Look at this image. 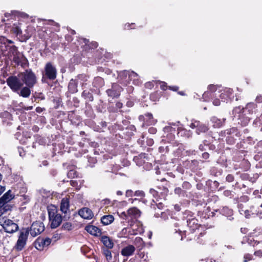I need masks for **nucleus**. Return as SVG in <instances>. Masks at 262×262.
I'll return each instance as SVG.
<instances>
[{
    "label": "nucleus",
    "instance_id": "412c9836",
    "mask_svg": "<svg viewBox=\"0 0 262 262\" xmlns=\"http://www.w3.org/2000/svg\"><path fill=\"white\" fill-rule=\"evenodd\" d=\"M14 196L15 195L14 193H12V191L9 190L1 197V199L8 204V203L14 198Z\"/></svg>",
    "mask_w": 262,
    "mask_h": 262
},
{
    "label": "nucleus",
    "instance_id": "7c9ffc66",
    "mask_svg": "<svg viewBox=\"0 0 262 262\" xmlns=\"http://www.w3.org/2000/svg\"><path fill=\"white\" fill-rule=\"evenodd\" d=\"M129 80H133V83L134 84L138 85L140 83V81L139 80V76L138 75L137 77H133V78H132V79H129Z\"/></svg>",
    "mask_w": 262,
    "mask_h": 262
},
{
    "label": "nucleus",
    "instance_id": "58836bf2",
    "mask_svg": "<svg viewBox=\"0 0 262 262\" xmlns=\"http://www.w3.org/2000/svg\"><path fill=\"white\" fill-rule=\"evenodd\" d=\"M226 180L229 182H231L234 180V177L231 174H228L226 177Z\"/></svg>",
    "mask_w": 262,
    "mask_h": 262
},
{
    "label": "nucleus",
    "instance_id": "f704fd0d",
    "mask_svg": "<svg viewBox=\"0 0 262 262\" xmlns=\"http://www.w3.org/2000/svg\"><path fill=\"white\" fill-rule=\"evenodd\" d=\"M254 254L255 256H257L258 257H262V250H256Z\"/></svg>",
    "mask_w": 262,
    "mask_h": 262
},
{
    "label": "nucleus",
    "instance_id": "8fccbe9b",
    "mask_svg": "<svg viewBox=\"0 0 262 262\" xmlns=\"http://www.w3.org/2000/svg\"><path fill=\"white\" fill-rule=\"evenodd\" d=\"M102 79L100 77H97L95 79L94 83H95L96 81H99L100 82H102Z\"/></svg>",
    "mask_w": 262,
    "mask_h": 262
},
{
    "label": "nucleus",
    "instance_id": "4be33fe9",
    "mask_svg": "<svg viewBox=\"0 0 262 262\" xmlns=\"http://www.w3.org/2000/svg\"><path fill=\"white\" fill-rule=\"evenodd\" d=\"M114 220L112 215H106L103 216L101 219V223L104 225H108L111 224Z\"/></svg>",
    "mask_w": 262,
    "mask_h": 262
},
{
    "label": "nucleus",
    "instance_id": "c85d7f7f",
    "mask_svg": "<svg viewBox=\"0 0 262 262\" xmlns=\"http://www.w3.org/2000/svg\"><path fill=\"white\" fill-rule=\"evenodd\" d=\"M119 216L123 220H129L127 214V212H122L119 214Z\"/></svg>",
    "mask_w": 262,
    "mask_h": 262
},
{
    "label": "nucleus",
    "instance_id": "bb28decb",
    "mask_svg": "<svg viewBox=\"0 0 262 262\" xmlns=\"http://www.w3.org/2000/svg\"><path fill=\"white\" fill-rule=\"evenodd\" d=\"M207 129V127L206 125L202 124L200 122V125L196 129V133L198 134H199L201 132H205Z\"/></svg>",
    "mask_w": 262,
    "mask_h": 262
},
{
    "label": "nucleus",
    "instance_id": "aec40b11",
    "mask_svg": "<svg viewBox=\"0 0 262 262\" xmlns=\"http://www.w3.org/2000/svg\"><path fill=\"white\" fill-rule=\"evenodd\" d=\"M11 27V31L16 35H20L22 33L21 29V24L19 22H16Z\"/></svg>",
    "mask_w": 262,
    "mask_h": 262
},
{
    "label": "nucleus",
    "instance_id": "2f4dec72",
    "mask_svg": "<svg viewBox=\"0 0 262 262\" xmlns=\"http://www.w3.org/2000/svg\"><path fill=\"white\" fill-rule=\"evenodd\" d=\"M62 227L64 229L70 230L71 229L72 225L70 223H66L63 224V225H62Z\"/></svg>",
    "mask_w": 262,
    "mask_h": 262
},
{
    "label": "nucleus",
    "instance_id": "f8f14e48",
    "mask_svg": "<svg viewBox=\"0 0 262 262\" xmlns=\"http://www.w3.org/2000/svg\"><path fill=\"white\" fill-rule=\"evenodd\" d=\"M122 88L117 84L114 83L112 85L111 89L107 90L106 93L107 95L113 98L118 97L120 95V93Z\"/></svg>",
    "mask_w": 262,
    "mask_h": 262
},
{
    "label": "nucleus",
    "instance_id": "052dcab7",
    "mask_svg": "<svg viewBox=\"0 0 262 262\" xmlns=\"http://www.w3.org/2000/svg\"><path fill=\"white\" fill-rule=\"evenodd\" d=\"M139 256H140V257L143 258L144 256V254L143 253H140L139 254Z\"/></svg>",
    "mask_w": 262,
    "mask_h": 262
},
{
    "label": "nucleus",
    "instance_id": "bf43d9fd",
    "mask_svg": "<svg viewBox=\"0 0 262 262\" xmlns=\"http://www.w3.org/2000/svg\"><path fill=\"white\" fill-rule=\"evenodd\" d=\"M117 194L118 195H121L122 194V191L118 190L117 191Z\"/></svg>",
    "mask_w": 262,
    "mask_h": 262
},
{
    "label": "nucleus",
    "instance_id": "c9c22d12",
    "mask_svg": "<svg viewBox=\"0 0 262 262\" xmlns=\"http://www.w3.org/2000/svg\"><path fill=\"white\" fill-rule=\"evenodd\" d=\"M160 85L161 89L163 90H165L167 88V84L165 82H160Z\"/></svg>",
    "mask_w": 262,
    "mask_h": 262
},
{
    "label": "nucleus",
    "instance_id": "de8ad7c7",
    "mask_svg": "<svg viewBox=\"0 0 262 262\" xmlns=\"http://www.w3.org/2000/svg\"><path fill=\"white\" fill-rule=\"evenodd\" d=\"M227 211L228 212V214L230 215V214H232V210L229 209L228 208H224V211Z\"/></svg>",
    "mask_w": 262,
    "mask_h": 262
},
{
    "label": "nucleus",
    "instance_id": "e2e57ef3",
    "mask_svg": "<svg viewBox=\"0 0 262 262\" xmlns=\"http://www.w3.org/2000/svg\"><path fill=\"white\" fill-rule=\"evenodd\" d=\"M246 230H247V229H245V228H242V229H241V231H242V232H243V233H245L246 232Z\"/></svg>",
    "mask_w": 262,
    "mask_h": 262
},
{
    "label": "nucleus",
    "instance_id": "423d86ee",
    "mask_svg": "<svg viewBox=\"0 0 262 262\" xmlns=\"http://www.w3.org/2000/svg\"><path fill=\"white\" fill-rule=\"evenodd\" d=\"M0 225L6 232L9 233H14L18 230V225L10 219H0Z\"/></svg>",
    "mask_w": 262,
    "mask_h": 262
},
{
    "label": "nucleus",
    "instance_id": "e433bc0d",
    "mask_svg": "<svg viewBox=\"0 0 262 262\" xmlns=\"http://www.w3.org/2000/svg\"><path fill=\"white\" fill-rule=\"evenodd\" d=\"M146 116L149 119H150L151 120L150 121V124H154L155 123L156 121L155 120H153V117H152V115L151 114H149V113H148L147 115H146Z\"/></svg>",
    "mask_w": 262,
    "mask_h": 262
},
{
    "label": "nucleus",
    "instance_id": "4c0bfd02",
    "mask_svg": "<svg viewBox=\"0 0 262 262\" xmlns=\"http://www.w3.org/2000/svg\"><path fill=\"white\" fill-rule=\"evenodd\" d=\"M134 195V192L132 190H127L126 191V196L127 197H130Z\"/></svg>",
    "mask_w": 262,
    "mask_h": 262
},
{
    "label": "nucleus",
    "instance_id": "f3484780",
    "mask_svg": "<svg viewBox=\"0 0 262 262\" xmlns=\"http://www.w3.org/2000/svg\"><path fill=\"white\" fill-rule=\"evenodd\" d=\"M127 214L129 219L132 220L139 217L140 216L141 212L136 207H133L127 210Z\"/></svg>",
    "mask_w": 262,
    "mask_h": 262
},
{
    "label": "nucleus",
    "instance_id": "13d9d810",
    "mask_svg": "<svg viewBox=\"0 0 262 262\" xmlns=\"http://www.w3.org/2000/svg\"><path fill=\"white\" fill-rule=\"evenodd\" d=\"M171 128L169 127V126H166L164 128V130L165 132L166 131H168L169 130H170Z\"/></svg>",
    "mask_w": 262,
    "mask_h": 262
},
{
    "label": "nucleus",
    "instance_id": "0e129e2a",
    "mask_svg": "<svg viewBox=\"0 0 262 262\" xmlns=\"http://www.w3.org/2000/svg\"><path fill=\"white\" fill-rule=\"evenodd\" d=\"M26 110H31L32 109V106H28L25 108Z\"/></svg>",
    "mask_w": 262,
    "mask_h": 262
},
{
    "label": "nucleus",
    "instance_id": "680f3d73",
    "mask_svg": "<svg viewBox=\"0 0 262 262\" xmlns=\"http://www.w3.org/2000/svg\"><path fill=\"white\" fill-rule=\"evenodd\" d=\"M262 98L261 97H257L256 98V100L258 102H260Z\"/></svg>",
    "mask_w": 262,
    "mask_h": 262
},
{
    "label": "nucleus",
    "instance_id": "473e14b6",
    "mask_svg": "<svg viewBox=\"0 0 262 262\" xmlns=\"http://www.w3.org/2000/svg\"><path fill=\"white\" fill-rule=\"evenodd\" d=\"M13 61L15 62L16 64L19 65L20 62L19 57L15 55L13 58Z\"/></svg>",
    "mask_w": 262,
    "mask_h": 262
},
{
    "label": "nucleus",
    "instance_id": "1a4fd4ad",
    "mask_svg": "<svg viewBox=\"0 0 262 262\" xmlns=\"http://www.w3.org/2000/svg\"><path fill=\"white\" fill-rule=\"evenodd\" d=\"M44 75L49 79L52 80H54L56 78V69L51 62H48L46 64Z\"/></svg>",
    "mask_w": 262,
    "mask_h": 262
},
{
    "label": "nucleus",
    "instance_id": "ea45409f",
    "mask_svg": "<svg viewBox=\"0 0 262 262\" xmlns=\"http://www.w3.org/2000/svg\"><path fill=\"white\" fill-rule=\"evenodd\" d=\"M213 104L215 106H219L220 105V101L217 98H215L212 101Z\"/></svg>",
    "mask_w": 262,
    "mask_h": 262
},
{
    "label": "nucleus",
    "instance_id": "dca6fc26",
    "mask_svg": "<svg viewBox=\"0 0 262 262\" xmlns=\"http://www.w3.org/2000/svg\"><path fill=\"white\" fill-rule=\"evenodd\" d=\"M69 199L68 198H64L61 200L60 203V211L63 213H67L69 211Z\"/></svg>",
    "mask_w": 262,
    "mask_h": 262
},
{
    "label": "nucleus",
    "instance_id": "49530a36",
    "mask_svg": "<svg viewBox=\"0 0 262 262\" xmlns=\"http://www.w3.org/2000/svg\"><path fill=\"white\" fill-rule=\"evenodd\" d=\"M156 129L155 128L151 127L149 129V132L150 133L154 134L156 133Z\"/></svg>",
    "mask_w": 262,
    "mask_h": 262
},
{
    "label": "nucleus",
    "instance_id": "4468645a",
    "mask_svg": "<svg viewBox=\"0 0 262 262\" xmlns=\"http://www.w3.org/2000/svg\"><path fill=\"white\" fill-rule=\"evenodd\" d=\"M79 215L84 219H91L93 216V213L88 208H83L79 211Z\"/></svg>",
    "mask_w": 262,
    "mask_h": 262
},
{
    "label": "nucleus",
    "instance_id": "72a5a7b5",
    "mask_svg": "<svg viewBox=\"0 0 262 262\" xmlns=\"http://www.w3.org/2000/svg\"><path fill=\"white\" fill-rule=\"evenodd\" d=\"M252 255L249 254H247L244 256V262H247L248 260L252 259Z\"/></svg>",
    "mask_w": 262,
    "mask_h": 262
},
{
    "label": "nucleus",
    "instance_id": "f03ea898",
    "mask_svg": "<svg viewBox=\"0 0 262 262\" xmlns=\"http://www.w3.org/2000/svg\"><path fill=\"white\" fill-rule=\"evenodd\" d=\"M255 108V104L249 103L245 108L235 107L233 110V114H234V118L240 120L238 123H241L243 125H246L249 121L250 117L246 116L245 118H243V116L253 114Z\"/></svg>",
    "mask_w": 262,
    "mask_h": 262
},
{
    "label": "nucleus",
    "instance_id": "a878e982",
    "mask_svg": "<svg viewBox=\"0 0 262 262\" xmlns=\"http://www.w3.org/2000/svg\"><path fill=\"white\" fill-rule=\"evenodd\" d=\"M103 254L105 256L107 260L110 261L112 259V253L108 249H104L103 250Z\"/></svg>",
    "mask_w": 262,
    "mask_h": 262
},
{
    "label": "nucleus",
    "instance_id": "cd10ccee",
    "mask_svg": "<svg viewBox=\"0 0 262 262\" xmlns=\"http://www.w3.org/2000/svg\"><path fill=\"white\" fill-rule=\"evenodd\" d=\"M200 125V122L196 120H192V122L190 124V127L193 129L195 128H198L199 126Z\"/></svg>",
    "mask_w": 262,
    "mask_h": 262
},
{
    "label": "nucleus",
    "instance_id": "a18cd8bd",
    "mask_svg": "<svg viewBox=\"0 0 262 262\" xmlns=\"http://www.w3.org/2000/svg\"><path fill=\"white\" fill-rule=\"evenodd\" d=\"M145 86L146 88H151L153 86V84L151 82H147L145 84Z\"/></svg>",
    "mask_w": 262,
    "mask_h": 262
},
{
    "label": "nucleus",
    "instance_id": "603ef678",
    "mask_svg": "<svg viewBox=\"0 0 262 262\" xmlns=\"http://www.w3.org/2000/svg\"><path fill=\"white\" fill-rule=\"evenodd\" d=\"M92 46L91 47L92 48H95L98 46L97 43L96 42H92Z\"/></svg>",
    "mask_w": 262,
    "mask_h": 262
},
{
    "label": "nucleus",
    "instance_id": "393cba45",
    "mask_svg": "<svg viewBox=\"0 0 262 262\" xmlns=\"http://www.w3.org/2000/svg\"><path fill=\"white\" fill-rule=\"evenodd\" d=\"M69 90L71 93H75L77 92L76 85L75 84V82L73 79L70 80L69 86H68Z\"/></svg>",
    "mask_w": 262,
    "mask_h": 262
},
{
    "label": "nucleus",
    "instance_id": "6e6d98bb",
    "mask_svg": "<svg viewBox=\"0 0 262 262\" xmlns=\"http://www.w3.org/2000/svg\"><path fill=\"white\" fill-rule=\"evenodd\" d=\"M36 111L38 113H40L42 112V108L41 107H38L36 108Z\"/></svg>",
    "mask_w": 262,
    "mask_h": 262
},
{
    "label": "nucleus",
    "instance_id": "f257e3e1",
    "mask_svg": "<svg viewBox=\"0 0 262 262\" xmlns=\"http://www.w3.org/2000/svg\"><path fill=\"white\" fill-rule=\"evenodd\" d=\"M208 90L210 92H205L203 95V98L205 101L208 100L207 98L208 96L219 97L222 102H227L233 98V90L230 88L221 89V87L210 85L208 86Z\"/></svg>",
    "mask_w": 262,
    "mask_h": 262
},
{
    "label": "nucleus",
    "instance_id": "774afa93",
    "mask_svg": "<svg viewBox=\"0 0 262 262\" xmlns=\"http://www.w3.org/2000/svg\"><path fill=\"white\" fill-rule=\"evenodd\" d=\"M19 155L21 157H23L24 155H23V152H19Z\"/></svg>",
    "mask_w": 262,
    "mask_h": 262
},
{
    "label": "nucleus",
    "instance_id": "4d7b16f0",
    "mask_svg": "<svg viewBox=\"0 0 262 262\" xmlns=\"http://www.w3.org/2000/svg\"><path fill=\"white\" fill-rule=\"evenodd\" d=\"M194 221H195L194 220H192L190 223H189L188 224V225L189 227H191V224H195Z\"/></svg>",
    "mask_w": 262,
    "mask_h": 262
},
{
    "label": "nucleus",
    "instance_id": "2eb2a0df",
    "mask_svg": "<svg viewBox=\"0 0 262 262\" xmlns=\"http://www.w3.org/2000/svg\"><path fill=\"white\" fill-rule=\"evenodd\" d=\"M86 231L92 235L98 236L101 234V230L96 226L93 225H88L85 228Z\"/></svg>",
    "mask_w": 262,
    "mask_h": 262
},
{
    "label": "nucleus",
    "instance_id": "5fc2aeb1",
    "mask_svg": "<svg viewBox=\"0 0 262 262\" xmlns=\"http://www.w3.org/2000/svg\"><path fill=\"white\" fill-rule=\"evenodd\" d=\"M203 156L204 158L207 159V158H208L209 155L208 153L205 152L203 154Z\"/></svg>",
    "mask_w": 262,
    "mask_h": 262
},
{
    "label": "nucleus",
    "instance_id": "79ce46f5",
    "mask_svg": "<svg viewBox=\"0 0 262 262\" xmlns=\"http://www.w3.org/2000/svg\"><path fill=\"white\" fill-rule=\"evenodd\" d=\"M149 191L150 193L152 194L154 197H155L157 194V191L154 189H151Z\"/></svg>",
    "mask_w": 262,
    "mask_h": 262
},
{
    "label": "nucleus",
    "instance_id": "39448f33",
    "mask_svg": "<svg viewBox=\"0 0 262 262\" xmlns=\"http://www.w3.org/2000/svg\"><path fill=\"white\" fill-rule=\"evenodd\" d=\"M19 77L23 84L25 83L29 88L33 87L36 82V76L30 70H26L20 73Z\"/></svg>",
    "mask_w": 262,
    "mask_h": 262
},
{
    "label": "nucleus",
    "instance_id": "c756f323",
    "mask_svg": "<svg viewBox=\"0 0 262 262\" xmlns=\"http://www.w3.org/2000/svg\"><path fill=\"white\" fill-rule=\"evenodd\" d=\"M134 195L142 198L144 196V193L143 191L137 190L134 192Z\"/></svg>",
    "mask_w": 262,
    "mask_h": 262
},
{
    "label": "nucleus",
    "instance_id": "338daca9",
    "mask_svg": "<svg viewBox=\"0 0 262 262\" xmlns=\"http://www.w3.org/2000/svg\"><path fill=\"white\" fill-rule=\"evenodd\" d=\"M125 28H127L128 29L129 26V24H128V25H125Z\"/></svg>",
    "mask_w": 262,
    "mask_h": 262
},
{
    "label": "nucleus",
    "instance_id": "c03bdc74",
    "mask_svg": "<svg viewBox=\"0 0 262 262\" xmlns=\"http://www.w3.org/2000/svg\"><path fill=\"white\" fill-rule=\"evenodd\" d=\"M258 245H262V242H257V241H255L254 242V244L253 245V246L254 247H256Z\"/></svg>",
    "mask_w": 262,
    "mask_h": 262
},
{
    "label": "nucleus",
    "instance_id": "9b49d317",
    "mask_svg": "<svg viewBox=\"0 0 262 262\" xmlns=\"http://www.w3.org/2000/svg\"><path fill=\"white\" fill-rule=\"evenodd\" d=\"M51 242L50 238H38L35 242V247L37 249L42 250L45 247H48Z\"/></svg>",
    "mask_w": 262,
    "mask_h": 262
},
{
    "label": "nucleus",
    "instance_id": "864d4df0",
    "mask_svg": "<svg viewBox=\"0 0 262 262\" xmlns=\"http://www.w3.org/2000/svg\"><path fill=\"white\" fill-rule=\"evenodd\" d=\"M249 211L248 210H246L245 211V217L246 218H248L249 217Z\"/></svg>",
    "mask_w": 262,
    "mask_h": 262
},
{
    "label": "nucleus",
    "instance_id": "37998d69",
    "mask_svg": "<svg viewBox=\"0 0 262 262\" xmlns=\"http://www.w3.org/2000/svg\"><path fill=\"white\" fill-rule=\"evenodd\" d=\"M5 190V187L0 185V195L4 192Z\"/></svg>",
    "mask_w": 262,
    "mask_h": 262
},
{
    "label": "nucleus",
    "instance_id": "5701e85b",
    "mask_svg": "<svg viewBox=\"0 0 262 262\" xmlns=\"http://www.w3.org/2000/svg\"><path fill=\"white\" fill-rule=\"evenodd\" d=\"M211 120L213 123V126L215 127H219L221 126L224 122L223 120L219 119L215 117H212Z\"/></svg>",
    "mask_w": 262,
    "mask_h": 262
},
{
    "label": "nucleus",
    "instance_id": "3c124183",
    "mask_svg": "<svg viewBox=\"0 0 262 262\" xmlns=\"http://www.w3.org/2000/svg\"><path fill=\"white\" fill-rule=\"evenodd\" d=\"M116 106L118 108H120L122 107V103H120V102H117L116 103Z\"/></svg>",
    "mask_w": 262,
    "mask_h": 262
},
{
    "label": "nucleus",
    "instance_id": "6ab92c4d",
    "mask_svg": "<svg viewBox=\"0 0 262 262\" xmlns=\"http://www.w3.org/2000/svg\"><path fill=\"white\" fill-rule=\"evenodd\" d=\"M11 206L7 204L3 199L0 198V214H2L7 211L10 210Z\"/></svg>",
    "mask_w": 262,
    "mask_h": 262
},
{
    "label": "nucleus",
    "instance_id": "20e7f679",
    "mask_svg": "<svg viewBox=\"0 0 262 262\" xmlns=\"http://www.w3.org/2000/svg\"><path fill=\"white\" fill-rule=\"evenodd\" d=\"M29 234V228H23L20 231L17 241L14 247L17 251H21L24 249L26 245Z\"/></svg>",
    "mask_w": 262,
    "mask_h": 262
},
{
    "label": "nucleus",
    "instance_id": "ddd939ff",
    "mask_svg": "<svg viewBox=\"0 0 262 262\" xmlns=\"http://www.w3.org/2000/svg\"><path fill=\"white\" fill-rule=\"evenodd\" d=\"M135 250V247L133 245H129L122 249L121 254L122 256L127 257L133 255Z\"/></svg>",
    "mask_w": 262,
    "mask_h": 262
},
{
    "label": "nucleus",
    "instance_id": "b1692460",
    "mask_svg": "<svg viewBox=\"0 0 262 262\" xmlns=\"http://www.w3.org/2000/svg\"><path fill=\"white\" fill-rule=\"evenodd\" d=\"M31 92L29 87L23 88L20 92V95L23 97H28L30 95Z\"/></svg>",
    "mask_w": 262,
    "mask_h": 262
},
{
    "label": "nucleus",
    "instance_id": "69168bd1",
    "mask_svg": "<svg viewBox=\"0 0 262 262\" xmlns=\"http://www.w3.org/2000/svg\"><path fill=\"white\" fill-rule=\"evenodd\" d=\"M84 42L85 43L86 45L88 44V42H89V40H86V39H84Z\"/></svg>",
    "mask_w": 262,
    "mask_h": 262
},
{
    "label": "nucleus",
    "instance_id": "a19ab883",
    "mask_svg": "<svg viewBox=\"0 0 262 262\" xmlns=\"http://www.w3.org/2000/svg\"><path fill=\"white\" fill-rule=\"evenodd\" d=\"M161 217L165 220L168 218L167 214L165 212H162L161 213Z\"/></svg>",
    "mask_w": 262,
    "mask_h": 262
},
{
    "label": "nucleus",
    "instance_id": "0eeeda50",
    "mask_svg": "<svg viewBox=\"0 0 262 262\" xmlns=\"http://www.w3.org/2000/svg\"><path fill=\"white\" fill-rule=\"evenodd\" d=\"M7 83L14 92L18 91L23 86V82L20 78L19 74L17 77L10 76L8 78Z\"/></svg>",
    "mask_w": 262,
    "mask_h": 262
},
{
    "label": "nucleus",
    "instance_id": "a211bd4d",
    "mask_svg": "<svg viewBox=\"0 0 262 262\" xmlns=\"http://www.w3.org/2000/svg\"><path fill=\"white\" fill-rule=\"evenodd\" d=\"M101 242L107 249H112L114 246L113 242L108 236H102L101 238Z\"/></svg>",
    "mask_w": 262,
    "mask_h": 262
},
{
    "label": "nucleus",
    "instance_id": "6e6552de",
    "mask_svg": "<svg viewBox=\"0 0 262 262\" xmlns=\"http://www.w3.org/2000/svg\"><path fill=\"white\" fill-rule=\"evenodd\" d=\"M45 230V226L43 223L40 222H34L29 229L31 235L33 237H35L40 234Z\"/></svg>",
    "mask_w": 262,
    "mask_h": 262
},
{
    "label": "nucleus",
    "instance_id": "09e8293b",
    "mask_svg": "<svg viewBox=\"0 0 262 262\" xmlns=\"http://www.w3.org/2000/svg\"><path fill=\"white\" fill-rule=\"evenodd\" d=\"M169 89L170 90H171L174 91H177L178 90V88L177 86H172V87L169 86Z\"/></svg>",
    "mask_w": 262,
    "mask_h": 262
},
{
    "label": "nucleus",
    "instance_id": "7ed1b4c3",
    "mask_svg": "<svg viewBox=\"0 0 262 262\" xmlns=\"http://www.w3.org/2000/svg\"><path fill=\"white\" fill-rule=\"evenodd\" d=\"M49 218L51 227L53 229L58 227L62 222L60 214L58 213V209L55 205H51L48 207Z\"/></svg>",
    "mask_w": 262,
    "mask_h": 262
},
{
    "label": "nucleus",
    "instance_id": "9d476101",
    "mask_svg": "<svg viewBox=\"0 0 262 262\" xmlns=\"http://www.w3.org/2000/svg\"><path fill=\"white\" fill-rule=\"evenodd\" d=\"M119 78L125 85L129 82V79H132L133 77H137L138 74L133 71H123L120 72L118 75Z\"/></svg>",
    "mask_w": 262,
    "mask_h": 262
}]
</instances>
